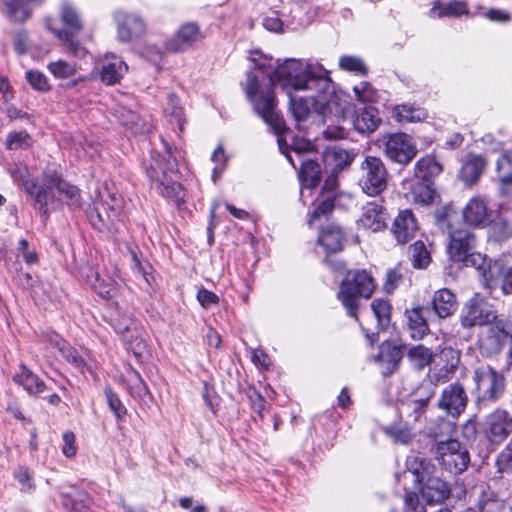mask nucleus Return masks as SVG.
Wrapping results in <instances>:
<instances>
[{
    "label": "nucleus",
    "instance_id": "nucleus-1",
    "mask_svg": "<svg viewBox=\"0 0 512 512\" xmlns=\"http://www.w3.org/2000/svg\"><path fill=\"white\" fill-rule=\"evenodd\" d=\"M254 69L247 74L245 91L255 112L277 133L285 128V121L275 110L274 85H279L287 95L297 91L326 93L332 87L325 68L318 63H308L290 58L275 68L272 58L259 51L251 52Z\"/></svg>",
    "mask_w": 512,
    "mask_h": 512
},
{
    "label": "nucleus",
    "instance_id": "nucleus-2",
    "mask_svg": "<svg viewBox=\"0 0 512 512\" xmlns=\"http://www.w3.org/2000/svg\"><path fill=\"white\" fill-rule=\"evenodd\" d=\"M24 190L35 200L39 211L46 216L49 214V205L56 204L61 197L72 210L82 206L79 188L56 173H45L40 183L25 181Z\"/></svg>",
    "mask_w": 512,
    "mask_h": 512
},
{
    "label": "nucleus",
    "instance_id": "nucleus-3",
    "mask_svg": "<svg viewBox=\"0 0 512 512\" xmlns=\"http://www.w3.org/2000/svg\"><path fill=\"white\" fill-rule=\"evenodd\" d=\"M434 466L421 455H411L406 460L404 479H410L416 485H422L421 497L428 504H439L450 495L447 482L438 477H433Z\"/></svg>",
    "mask_w": 512,
    "mask_h": 512
},
{
    "label": "nucleus",
    "instance_id": "nucleus-4",
    "mask_svg": "<svg viewBox=\"0 0 512 512\" xmlns=\"http://www.w3.org/2000/svg\"><path fill=\"white\" fill-rule=\"evenodd\" d=\"M163 145L165 148L164 154L152 155L147 173L156 191L161 196L173 200L179 205L180 202L184 201L182 185L168 176V173L177 172V159L173 155L169 144L163 141Z\"/></svg>",
    "mask_w": 512,
    "mask_h": 512
},
{
    "label": "nucleus",
    "instance_id": "nucleus-5",
    "mask_svg": "<svg viewBox=\"0 0 512 512\" xmlns=\"http://www.w3.org/2000/svg\"><path fill=\"white\" fill-rule=\"evenodd\" d=\"M457 219L458 214L450 205L443 206L435 211L436 225L448 234V254L453 261L458 262L474 250L476 239L469 229L456 227Z\"/></svg>",
    "mask_w": 512,
    "mask_h": 512
},
{
    "label": "nucleus",
    "instance_id": "nucleus-6",
    "mask_svg": "<svg viewBox=\"0 0 512 512\" xmlns=\"http://www.w3.org/2000/svg\"><path fill=\"white\" fill-rule=\"evenodd\" d=\"M375 289L374 279L366 270L349 271L340 284L338 299L351 317H357L359 299H369Z\"/></svg>",
    "mask_w": 512,
    "mask_h": 512
},
{
    "label": "nucleus",
    "instance_id": "nucleus-7",
    "mask_svg": "<svg viewBox=\"0 0 512 512\" xmlns=\"http://www.w3.org/2000/svg\"><path fill=\"white\" fill-rule=\"evenodd\" d=\"M473 380L476 384L478 406L486 402H497L505 392L504 376L490 365L477 367Z\"/></svg>",
    "mask_w": 512,
    "mask_h": 512
},
{
    "label": "nucleus",
    "instance_id": "nucleus-8",
    "mask_svg": "<svg viewBox=\"0 0 512 512\" xmlns=\"http://www.w3.org/2000/svg\"><path fill=\"white\" fill-rule=\"evenodd\" d=\"M434 455L442 469L453 475L465 471L470 463L467 448L456 439L439 440L435 445Z\"/></svg>",
    "mask_w": 512,
    "mask_h": 512
},
{
    "label": "nucleus",
    "instance_id": "nucleus-9",
    "mask_svg": "<svg viewBox=\"0 0 512 512\" xmlns=\"http://www.w3.org/2000/svg\"><path fill=\"white\" fill-rule=\"evenodd\" d=\"M497 317V311L493 305L484 297L475 294L464 303L459 320L462 328L472 329L492 324Z\"/></svg>",
    "mask_w": 512,
    "mask_h": 512
},
{
    "label": "nucleus",
    "instance_id": "nucleus-10",
    "mask_svg": "<svg viewBox=\"0 0 512 512\" xmlns=\"http://www.w3.org/2000/svg\"><path fill=\"white\" fill-rule=\"evenodd\" d=\"M359 186L369 196H377L387 188L388 171L383 161L375 156H366L360 165Z\"/></svg>",
    "mask_w": 512,
    "mask_h": 512
},
{
    "label": "nucleus",
    "instance_id": "nucleus-11",
    "mask_svg": "<svg viewBox=\"0 0 512 512\" xmlns=\"http://www.w3.org/2000/svg\"><path fill=\"white\" fill-rule=\"evenodd\" d=\"M469 402L467 391L460 382L448 384L441 392L437 406L447 416L458 419L467 408Z\"/></svg>",
    "mask_w": 512,
    "mask_h": 512
},
{
    "label": "nucleus",
    "instance_id": "nucleus-12",
    "mask_svg": "<svg viewBox=\"0 0 512 512\" xmlns=\"http://www.w3.org/2000/svg\"><path fill=\"white\" fill-rule=\"evenodd\" d=\"M479 336V347L486 355L498 354L508 338L512 340V326L505 320L496 319Z\"/></svg>",
    "mask_w": 512,
    "mask_h": 512
},
{
    "label": "nucleus",
    "instance_id": "nucleus-13",
    "mask_svg": "<svg viewBox=\"0 0 512 512\" xmlns=\"http://www.w3.org/2000/svg\"><path fill=\"white\" fill-rule=\"evenodd\" d=\"M466 267L475 268L481 277L482 285L492 294L499 285V274L501 272V265L497 262L491 263L485 255L476 253L472 250L467 256L460 260Z\"/></svg>",
    "mask_w": 512,
    "mask_h": 512
},
{
    "label": "nucleus",
    "instance_id": "nucleus-14",
    "mask_svg": "<svg viewBox=\"0 0 512 512\" xmlns=\"http://www.w3.org/2000/svg\"><path fill=\"white\" fill-rule=\"evenodd\" d=\"M483 432L491 443L501 444L512 433V415L502 408L493 410L485 417Z\"/></svg>",
    "mask_w": 512,
    "mask_h": 512
},
{
    "label": "nucleus",
    "instance_id": "nucleus-15",
    "mask_svg": "<svg viewBox=\"0 0 512 512\" xmlns=\"http://www.w3.org/2000/svg\"><path fill=\"white\" fill-rule=\"evenodd\" d=\"M62 29L56 28L52 21H47L48 29L59 39L67 40L78 35L83 28V21L77 8L69 1H63L60 6Z\"/></svg>",
    "mask_w": 512,
    "mask_h": 512
},
{
    "label": "nucleus",
    "instance_id": "nucleus-16",
    "mask_svg": "<svg viewBox=\"0 0 512 512\" xmlns=\"http://www.w3.org/2000/svg\"><path fill=\"white\" fill-rule=\"evenodd\" d=\"M385 154L393 162L407 165L417 154V149L409 135L395 133L385 141Z\"/></svg>",
    "mask_w": 512,
    "mask_h": 512
},
{
    "label": "nucleus",
    "instance_id": "nucleus-17",
    "mask_svg": "<svg viewBox=\"0 0 512 512\" xmlns=\"http://www.w3.org/2000/svg\"><path fill=\"white\" fill-rule=\"evenodd\" d=\"M118 37L123 42H129L142 36L146 31V24L139 16L123 11L115 13Z\"/></svg>",
    "mask_w": 512,
    "mask_h": 512
},
{
    "label": "nucleus",
    "instance_id": "nucleus-18",
    "mask_svg": "<svg viewBox=\"0 0 512 512\" xmlns=\"http://www.w3.org/2000/svg\"><path fill=\"white\" fill-rule=\"evenodd\" d=\"M318 103L321 113L325 116L344 118L350 110V102L346 95L334 91V86L326 93H318Z\"/></svg>",
    "mask_w": 512,
    "mask_h": 512
},
{
    "label": "nucleus",
    "instance_id": "nucleus-19",
    "mask_svg": "<svg viewBox=\"0 0 512 512\" xmlns=\"http://www.w3.org/2000/svg\"><path fill=\"white\" fill-rule=\"evenodd\" d=\"M462 213L464 221L471 226L485 227L491 221L488 201L480 195L472 197L463 208Z\"/></svg>",
    "mask_w": 512,
    "mask_h": 512
},
{
    "label": "nucleus",
    "instance_id": "nucleus-20",
    "mask_svg": "<svg viewBox=\"0 0 512 512\" xmlns=\"http://www.w3.org/2000/svg\"><path fill=\"white\" fill-rule=\"evenodd\" d=\"M402 358V347L385 341L381 344L375 361L379 364L381 373L390 376L399 368Z\"/></svg>",
    "mask_w": 512,
    "mask_h": 512
},
{
    "label": "nucleus",
    "instance_id": "nucleus-21",
    "mask_svg": "<svg viewBox=\"0 0 512 512\" xmlns=\"http://www.w3.org/2000/svg\"><path fill=\"white\" fill-rule=\"evenodd\" d=\"M387 213L384 207L377 202H369L362 209L358 225L366 230L378 232L386 227Z\"/></svg>",
    "mask_w": 512,
    "mask_h": 512
},
{
    "label": "nucleus",
    "instance_id": "nucleus-22",
    "mask_svg": "<svg viewBox=\"0 0 512 512\" xmlns=\"http://www.w3.org/2000/svg\"><path fill=\"white\" fill-rule=\"evenodd\" d=\"M417 229L416 219L409 209L400 211L392 225V233L400 244L409 242L415 236Z\"/></svg>",
    "mask_w": 512,
    "mask_h": 512
},
{
    "label": "nucleus",
    "instance_id": "nucleus-23",
    "mask_svg": "<svg viewBox=\"0 0 512 512\" xmlns=\"http://www.w3.org/2000/svg\"><path fill=\"white\" fill-rule=\"evenodd\" d=\"M311 94L306 97H296L292 93L288 95L290 103V111L296 121V128L301 130V123L304 122L310 115L311 108L319 106L318 94L310 92Z\"/></svg>",
    "mask_w": 512,
    "mask_h": 512
},
{
    "label": "nucleus",
    "instance_id": "nucleus-24",
    "mask_svg": "<svg viewBox=\"0 0 512 512\" xmlns=\"http://www.w3.org/2000/svg\"><path fill=\"white\" fill-rule=\"evenodd\" d=\"M381 124L378 110L371 106H365L356 112L353 119L354 129L361 134H370L376 131Z\"/></svg>",
    "mask_w": 512,
    "mask_h": 512
},
{
    "label": "nucleus",
    "instance_id": "nucleus-25",
    "mask_svg": "<svg viewBox=\"0 0 512 512\" xmlns=\"http://www.w3.org/2000/svg\"><path fill=\"white\" fill-rule=\"evenodd\" d=\"M200 39L198 27L193 23L183 25L176 36L167 42L166 49L170 52H181Z\"/></svg>",
    "mask_w": 512,
    "mask_h": 512
},
{
    "label": "nucleus",
    "instance_id": "nucleus-26",
    "mask_svg": "<svg viewBox=\"0 0 512 512\" xmlns=\"http://www.w3.org/2000/svg\"><path fill=\"white\" fill-rule=\"evenodd\" d=\"M272 130L274 133L278 136L277 137V143L279 146V150L282 154H284L287 158V160L290 162V164L296 168L295 161L293 157L291 156V152H294L298 157L301 156L303 152H307L310 150L311 144L309 141H307L304 138H298L293 137L292 142L290 145L286 142L285 133L288 131L287 126L285 125V128L277 133L273 128Z\"/></svg>",
    "mask_w": 512,
    "mask_h": 512
},
{
    "label": "nucleus",
    "instance_id": "nucleus-27",
    "mask_svg": "<svg viewBox=\"0 0 512 512\" xmlns=\"http://www.w3.org/2000/svg\"><path fill=\"white\" fill-rule=\"evenodd\" d=\"M486 167V161L482 156L468 154L463 161L459 172V178L467 185L475 184Z\"/></svg>",
    "mask_w": 512,
    "mask_h": 512
},
{
    "label": "nucleus",
    "instance_id": "nucleus-28",
    "mask_svg": "<svg viewBox=\"0 0 512 512\" xmlns=\"http://www.w3.org/2000/svg\"><path fill=\"white\" fill-rule=\"evenodd\" d=\"M469 9L465 1L450 0L442 3L439 0L433 2L432 8L429 10L430 18H443V17H460L468 15Z\"/></svg>",
    "mask_w": 512,
    "mask_h": 512
},
{
    "label": "nucleus",
    "instance_id": "nucleus-29",
    "mask_svg": "<svg viewBox=\"0 0 512 512\" xmlns=\"http://www.w3.org/2000/svg\"><path fill=\"white\" fill-rule=\"evenodd\" d=\"M474 493L477 496L476 505L479 512H503V501L487 485L476 486Z\"/></svg>",
    "mask_w": 512,
    "mask_h": 512
},
{
    "label": "nucleus",
    "instance_id": "nucleus-30",
    "mask_svg": "<svg viewBox=\"0 0 512 512\" xmlns=\"http://www.w3.org/2000/svg\"><path fill=\"white\" fill-rule=\"evenodd\" d=\"M343 242V231L336 224H328L321 230L318 236V243L324 248L327 254L341 251L343 249Z\"/></svg>",
    "mask_w": 512,
    "mask_h": 512
},
{
    "label": "nucleus",
    "instance_id": "nucleus-31",
    "mask_svg": "<svg viewBox=\"0 0 512 512\" xmlns=\"http://www.w3.org/2000/svg\"><path fill=\"white\" fill-rule=\"evenodd\" d=\"M426 310V308L418 306L406 311L407 330L414 340H420L429 333V326L425 318Z\"/></svg>",
    "mask_w": 512,
    "mask_h": 512
},
{
    "label": "nucleus",
    "instance_id": "nucleus-32",
    "mask_svg": "<svg viewBox=\"0 0 512 512\" xmlns=\"http://www.w3.org/2000/svg\"><path fill=\"white\" fill-rule=\"evenodd\" d=\"M432 308L439 318H447L457 310L456 296L447 288L439 289L433 296Z\"/></svg>",
    "mask_w": 512,
    "mask_h": 512
},
{
    "label": "nucleus",
    "instance_id": "nucleus-33",
    "mask_svg": "<svg viewBox=\"0 0 512 512\" xmlns=\"http://www.w3.org/2000/svg\"><path fill=\"white\" fill-rule=\"evenodd\" d=\"M13 380L30 395H37L46 389L44 381L24 364L19 366V372L13 376Z\"/></svg>",
    "mask_w": 512,
    "mask_h": 512
},
{
    "label": "nucleus",
    "instance_id": "nucleus-34",
    "mask_svg": "<svg viewBox=\"0 0 512 512\" xmlns=\"http://www.w3.org/2000/svg\"><path fill=\"white\" fill-rule=\"evenodd\" d=\"M442 170V165L436 160L435 156L426 155L416 162L414 176L419 181L434 182V179L441 174Z\"/></svg>",
    "mask_w": 512,
    "mask_h": 512
},
{
    "label": "nucleus",
    "instance_id": "nucleus-35",
    "mask_svg": "<svg viewBox=\"0 0 512 512\" xmlns=\"http://www.w3.org/2000/svg\"><path fill=\"white\" fill-rule=\"evenodd\" d=\"M127 70L128 66L124 61L115 55H111V61L102 65L100 77L107 85H114L120 81Z\"/></svg>",
    "mask_w": 512,
    "mask_h": 512
},
{
    "label": "nucleus",
    "instance_id": "nucleus-36",
    "mask_svg": "<svg viewBox=\"0 0 512 512\" xmlns=\"http://www.w3.org/2000/svg\"><path fill=\"white\" fill-rule=\"evenodd\" d=\"M118 119L120 123L133 133L147 134L152 131V124L140 118V116L127 108H121L118 111Z\"/></svg>",
    "mask_w": 512,
    "mask_h": 512
},
{
    "label": "nucleus",
    "instance_id": "nucleus-37",
    "mask_svg": "<svg viewBox=\"0 0 512 512\" xmlns=\"http://www.w3.org/2000/svg\"><path fill=\"white\" fill-rule=\"evenodd\" d=\"M323 158L325 165L331 167L333 172L342 171L353 161V155L347 150L339 147H333L326 150Z\"/></svg>",
    "mask_w": 512,
    "mask_h": 512
},
{
    "label": "nucleus",
    "instance_id": "nucleus-38",
    "mask_svg": "<svg viewBox=\"0 0 512 512\" xmlns=\"http://www.w3.org/2000/svg\"><path fill=\"white\" fill-rule=\"evenodd\" d=\"M299 178L304 187H316L321 179L320 164L311 159L301 160Z\"/></svg>",
    "mask_w": 512,
    "mask_h": 512
},
{
    "label": "nucleus",
    "instance_id": "nucleus-39",
    "mask_svg": "<svg viewBox=\"0 0 512 512\" xmlns=\"http://www.w3.org/2000/svg\"><path fill=\"white\" fill-rule=\"evenodd\" d=\"M61 497L63 505L71 512H89L92 505V498L85 491L62 493Z\"/></svg>",
    "mask_w": 512,
    "mask_h": 512
},
{
    "label": "nucleus",
    "instance_id": "nucleus-40",
    "mask_svg": "<svg viewBox=\"0 0 512 512\" xmlns=\"http://www.w3.org/2000/svg\"><path fill=\"white\" fill-rule=\"evenodd\" d=\"M371 309L376 318L378 330H387L391 323L392 306L390 302L384 299H374Z\"/></svg>",
    "mask_w": 512,
    "mask_h": 512
},
{
    "label": "nucleus",
    "instance_id": "nucleus-41",
    "mask_svg": "<svg viewBox=\"0 0 512 512\" xmlns=\"http://www.w3.org/2000/svg\"><path fill=\"white\" fill-rule=\"evenodd\" d=\"M407 358L414 369L422 370L431 363L433 352L423 345H415L408 350Z\"/></svg>",
    "mask_w": 512,
    "mask_h": 512
},
{
    "label": "nucleus",
    "instance_id": "nucleus-42",
    "mask_svg": "<svg viewBox=\"0 0 512 512\" xmlns=\"http://www.w3.org/2000/svg\"><path fill=\"white\" fill-rule=\"evenodd\" d=\"M40 2L42 0H9L6 3L8 15L14 21H25L31 13L29 4Z\"/></svg>",
    "mask_w": 512,
    "mask_h": 512
},
{
    "label": "nucleus",
    "instance_id": "nucleus-43",
    "mask_svg": "<svg viewBox=\"0 0 512 512\" xmlns=\"http://www.w3.org/2000/svg\"><path fill=\"white\" fill-rule=\"evenodd\" d=\"M393 116L400 123H411L423 120L426 117V112L414 106L399 105L394 108Z\"/></svg>",
    "mask_w": 512,
    "mask_h": 512
},
{
    "label": "nucleus",
    "instance_id": "nucleus-44",
    "mask_svg": "<svg viewBox=\"0 0 512 512\" xmlns=\"http://www.w3.org/2000/svg\"><path fill=\"white\" fill-rule=\"evenodd\" d=\"M165 111L169 117V121L172 125L175 124L179 132H183L185 118L183 114V109L179 104V99L174 94L168 95V103L165 108Z\"/></svg>",
    "mask_w": 512,
    "mask_h": 512
},
{
    "label": "nucleus",
    "instance_id": "nucleus-45",
    "mask_svg": "<svg viewBox=\"0 0 512 512\" xmlns=\"http://www.w3.org/2000/svg\"><path fill=\"white\" fill-rule=\"evenodd\" d=\"M113 327L122 336L124 341L130 343L134 337L133 332L136 329V321L130 314L125 313L113 320Z\"/></svg>",
    "mask_w": 512,
    "mask_h": 512
},
{
    "label": "nucleus",
    "instance_id": "nucleus-46",
    "mask_svg": "<svg viewBox=\"0 0 512 512\" xmlns=\"http://www.w3.org/2000/svg\"><path fill=\"white\" fill-rule=\"evenodd\" d=\"M409 254L415 268H425L430 263V253L422 241H416L412 244L409 248Z\"/></svg>",
    "mask_w": 512,
    "mask_h": 512
},
{
    "label": "nucleus",
    "instance_id": "nucleus-47",
    "mask_svg": "<svg viewBox=\"0 0 512 512\" xmlns=\"http://www.w3.org/2000/svg\"><path fill=\"white\" fill-rule=\"evenodd\" d=\"M339 67L347 72L354 73L355 75L365 76L368 73V68L360 57L343 55L339 59Z\"/></svg>",
    "mask_w": 512,
    "mask_h": 512
},
{
    "label": "nucleus",
    "instance_id": "nucleus-48",
    "mask_svg": "<svg viewBox=\"0 0 512 512\" xmlns=\"http://www.w3.org/2000/svg\"><path fill=\"white\" fill-rule=\"evenodd\" d=\"M496 170L500 181L512 184V151L504 152L496 163Z\"/></svg>",
    "mask_w": 512,
    "mask_h": 512
},
{
    "label": "nucleus",
    "instance_id": "nucleus-49",
    "mask_svg": "<svg viewBox=\"0 0 512 512\" xmlns=\"http://www.w3.org/2000/svg\"><path fill=\"white\" fill-rule=\"evenodd\" d=\"M434 182L420 181L412 188V194L414 200L417 203L429 204L433 201L435 195V189L433 187Z\"/></svg>",
    "mask_w": 512,
    "mask_h": 512
},
{
    "label": "nucleus",
    "instance_id": "nucleus-50",
    "mask_svg": "<svg viewBox=\"0 0 512 512\" xmlns=\"http://www.w3.org/2000/svg\"><path fill=\"white\" fill-rule=\"evenodd\" d=\"M49 72L58 79L69 78L76 74L77 67L74 63H70L64 60H58L50 62L47 66Z\"/></svg>",
    "mask_w": 512,
    "mask_h": 512
},
{
    "label": "nucleus",
    "instance_id": "nucleus-51",
    "mask_svg": "<svg viewBox=\"0 0 512 512\" xmlns=\"http://www.w3.org/2000/svg\"><path fill=\"white\" fill-rule=\"evenodd\" d=\"M25 77L30 86L36 91L45 93L51 89L46 75L38 70L26 71Z\"/></svg>",
    "mask_w": 512,
    "mask_h": 512
},
{
    "label": "nucleus",
    "instance_id": "nucleus-52",
    "mask_svg": "<svg viewBox=\"0 0 512 512\" xmlns=\"http://www.w3.org/2000/svg\"><path fill=\"white\" fill-rule=\"evenodd\" d=\"M335 207V197L333 195H327L324 197L315 207L311 214L309 224L311 225L314 220L321 218H327L332 213Z\"/></svg>",
    "mask_w": 512,
    "mask_h": 512
},
{
    "label": "nucleus",
    "instance_id": "nucleus-53",
    "mask_svg": "<svg viewBox=\"0 0 512 512\" xmlns=\"http://www.w3.org/2000/svg\"><path fill=\"white\" fill-rule=\"evenodd\" d=\"M105 396L110 410L114 413L118 420L122 421L127 414V409L123 405L118 395L114 393L110 388H106Z\"/></svg>",
    "mask_w": 512,
    "mask_h": 512
},
{
    "label": "nucleus",
    "instance_id": "nucleus-54",
    "mask_svg": "<svg viewBox=\"0 0 512 512\" xmlns=\"http://www.w3.org/2000/svg\"><path fill=\"white\" fill-rule=\"evenodd\" d=\"M130 392L135 398H144L149 394V389L140 374L133 370L129 378Z\"/></svg>",
    "mask_w": 512,
    "mask_h": 512
},
{
    "label": "nucleus",
    "instance_id": "nucleus-55",
    "mask_svg": "<svg viewBox=\"0 0 512 512\" xmlns=\"http://www.w3.org/2000/svg\"><path fill=\"white\" fill-rule=\"evenodd\" d=\"M429 392H426L424 399L410 398L406 401L405 407L411 412L410 416L413 417L414 421H418L424 414L426 407L429 403Z\"/></svg>",
    "mask_w": 512,
    "mask_h": 512
},
{
    "label": "nucleus",
    "instance_id": "nucleus-56",
    "mask_svg": "<svg viewBox=\"0 0 512 512\" xmlns=\"http://www.w3.org/2000/svg\"><path fill=\"white\" fill-rule=\"evenodd\" d=\"M357 100L363 103H369L375 101L377 97L376 90L372 87L369 82L362 81L353 88Z\"/></svg>",
    "mask_w": 512,
    "mask_h": 512
},
{
    "label": "nucleus",
    "instance_id": "nucleus-57",
    "mask_svg": "<svg viewBox=\"0 0 512 512\" xmlns=\"http://www.w3.org/2000/svg\"><path fill=\"white\" fill-rule=\"evenodd\" d=\"M497 470L500 473L512 470V440L496 458Z\"/></svg>",
    "mask_w": 512,
    "mask_h": 512
},
{
    "label": "nucleus",
    "instance_id": "nucleus-58",
    "mask_svg": "<svg viewBox=\"0 0 512 512\" xmlns=\"http://www.w3.org/2000/svg\"><path fill=\"white\" fill-rule=\"evenodd\" d=\"M30 136L27 132H14L8 135L7 148L10 150H17L29 146Z\"/></svg>",
    "mask_w": 512,
    "mask_h": 512
},
{
    "label": "nucleus",
    "instance_id": "nucleus-59",
    "mask_svg": "<svg viewBox=\"0 0 512 512\" xmlns=\"http://www.w3.org/2000/svg\"><path fill=\"white\" fill-rule=\"evenodd\" d=\"M248 397L252 406V409L262 417V412L265 409L266 400L265 398L255 389L248 392Z\"/></svg>",
    "mask_w": 512,
    "mask_h": 512
},
{
    "label": "nucleus",
    "instance_id": "nucleus-60",
    "mask_svg": "<svg viewBox=\"0 0 512 512\" xmlns=\"http://www.w3.org/2000/svg\"><path fill=\"white\" fill-rule=\"evenodd\" d=\"M402 275L395 269L389 270L386 275V280L383 289L386 293H392L401 282Z\"/></svg>",
    "mask_w": 512,
    "mask_h": 512
},
{
    "label": "nucleus",
    "instance_id": "nucleus-61",
    "mask_svg": "<svg viewBox=\"0 0 512 512\" xmlns=\"http://www.w3.org/2000/svg\"><path fill=\"white\" fill-rule=\"evenodd\" d=\"M197 300L202 307L209 308L213 304H218L219 297L215 293L202 288L197 293Z\"/></svg>",
    "mask_w": 512,
    "mask_h": 512
},
{
    "label": "nucleus",
    "instance_id": "nucleus-62",
    "mask_svg": "<svg viewBox=\"0 0 512 512\" xmlns=\"http://www.w3.org/2000/svg\"><path fill=\"white\" fill-rule=\"evenodd\" d=\"M63 447L62 452L66 457H73L76 454L75 435L71 431L63 434Z\"/></svg>",
    "mask_w": 512,
    "mask_h": 512
},
{
    "label": "nucleus",
    "instance_id": "nucleus-63",
    "mask_svg": "<svg viewBox=\"0 0 512 512\" xmlns=\"http://www.w3.org/2000/svg\"><path fill=\"white\" fill-rule=\"evenodd\" d=\"M66 46L68 52L78 58H83L87 54V50L79 42L73 40V37H69L67 40H61Z\"/></svg>",
    "mask_w": 512,
    "mask_h": 512
},
{
    "label": "nucleus",
    "instance_id": "nucleus-64",
    "mask_svg": "<svg viewBox=\"0 0 512 512\" xmlns=\"http://www.w3.org/2000/svg\"><path fill=\"white\" fill-rule=\"evenodd\" d=\"M405 512H425L416 495L407 493L405 496Z\"/></svg>",
    "mask_w": 512,
    "mask_h": 512
}]
</instances>
